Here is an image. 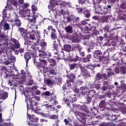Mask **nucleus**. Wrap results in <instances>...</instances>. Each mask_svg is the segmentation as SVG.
Wrapping results in <instances>:
<instances>
[{"mask_svg": "<svg viewBox=\"0 0 126 126\" xmlns=\"http://www.w3.org/2000/svg\"><path fill=\"white\" fill-rule=\"evenodd\" d=\"M90 20V19L89 18L85 20H83L81 21V23H77V26H79V27H82L83 26H84L85 25H86V24H88L87 21H89Z\"/></svg>", "mask_w": 126, "mask_h": 126, "instance_id": "obj_16", "label": "nucleus"}, {"mask_svg": "<svg viewBox=\"0 0 126 126\" xmlns=\"http://www.w3.org/2000/svg\"><path fill=\"white\" fill-rule=\"evenodd\" d=\"M108 16L106 15H103L101 18V22L104 23L105 22V21H107V20L108 19Z\"/></svg>", "mask_w": 126, "mask_h": 126, "instance_id": "obj_45", "label": "nucleus"}, {"mask_svg": "<svg viewBox=\"0 0 126 126\" xmlns=\"http://www.w3.org/2000/svg\"><path fill=\"white\" fill-rule=\"evenodd\" d=\"M121 72L122 74H126V67L122 66L121 67Z\"/></svg>", "mask_w": 126, "mask_h": 126, "instance_id": "obj_49", "label": "nucleus"}, {"mask_svg": "<svg viewBox=\"0 0 126 126\" xmlns=\"http://www.w3.org/2000/svg\"><path fill=\"white\" fill-rule=\"evenodd\" d=\"M74 114L76 116H78V117H80V118H83V117L86 116V115H85V114H84V113L79 112L78 111L75 112Z\"/></svg>", "mask_w": 126, "mask_h": 126, "instance_id": "obj_31", "label": "nucleus"}, {"mask_svg": "<svg viewBox=\"0 0 126 126\" xmlns=\"http://www.w3.org/2000/svg\"><path fill=\"white\" fill-rule=\"evenodd\" d=\"M52 56V54L51 53L47 51L46 52H44V50H41L39 54V57L40 58L41 60H44V59H48L50 58V57Z\"/></svg>", "mask_w": 126, "mask_h": 126, "instance_id": "obj_6", "label": "nucleus"}, {"mask_svg": "<svg viewBox=\"0 0 126 126\" xmlns=\"http://www.w3.org/2000/svg\"><path fill=\"white\" fill-rule=\"evenodd\" d=\"M28 125L30 126H36V124H34V122L30 121V122H28Z\"/></svg>", "mask_w": 126, "mask_h": 126, "instance_id": "obj_58", "label": "nucleus"}, {"mask_svg": "<svg viewBox=\"0 0 126 126\" xmlns=\"http://www.w3.org/2000/svg\"><path fill=\"white\" fill-rule=\"evenodd\" d=\"M28 117L29 118L31 122H32V123H37L38 121H39V119L35 117V116L34 115H32V116H31V115H28Z\"/></svg>", "mask_w": 126, "mask_h": 126, "instance_id": "obj_18", "label": "nucleus"}, {"mask_svg": "<svg viewBox=\"0 0 126 126\" xmlns=\"http://www.w3.org/2000/svg\"><path fill=\"white\" fill-rule=\"evenodd\" d=\"M106 125H107V126H115V125L113 122L107 123Z\"/></svg>", "mask_w": 126, "mask_h": 126, "instance_id": "obj_64", "label": "nucleus"}, {"mask_svg": "<svg viewBox=\"0 0 126 126\" xmlns=\"http://www.w3.org/2000/svg\"><path fill=\"white\" fill-rule=\"evenodd\" d=\"M49 72L50 74H52V75H56V74H57V70H55L54 68H50Z\"/></svg>", "mask_w": 126, "mask_h": 126, "instance_id": "obj_47", "label": "nucleus"}, {"mask_svg": "<svg viewBox=\"0 0 126 126\" xmlns=\"http://www.w3.org/2000/svg\"><path fill=\"white\" fill-rule=\"evenodd\" d=\"M14 22H15V25L18 28L21 27V20L20 19H14Z\"/></svg>", "mask_w": 126, "mask_h": 126, "instance_id": "obj_20", "label": "nucleus"}, {"mask_svg": "<svg viewBox=\"0 0 126 126\" xmlns=\"http://www.w3.org/2000/svg\"><path fill=\"white\" fill-rule=\"evenodd\" d=\"M5 38H6L5 33L4 32H1V30H0V40H3V39H5Z\"/></svg>", "mask_w": 126, "mask_h": 126, "instance_id": "obj_40", "label": "nucleus"}, {"mask_svg": "<svg viewBox=\"0 0 126 126\" xmlns=\"http://www.w3.org/2000/svg\"><path fill=\"white\" fill-rule=\"evenodd\" d=\"M4 8H5L6 10H10V11H11V10H14V8H13V6H12L11 4L8 3V2H7L6 5Z\"/></svg>", "mask_w": 126, "mask_h": 126, "instance_id": "obj_19", "label": "nucleus"}, {"mask_svg": "<svg viewBox=\"0 0 126 126\" xmlns=\"http://www.w3.org/2000/svg\"><path fill=\"white\" fill-rule=\"evenodd\" d=\"M37 6L35 4H32V12L35 14L36 13V11H37Z\"/></svg>", "mask_w": 126, "mask_h": 126, "instance_id": "obj_43", "label": "nucleus"}, {"mask_svg": "<svg viewBox=\"0 0 126 126\" xmlns=\"http://www.w3.org/2000/svg\"><path fill=\"white\" fill-rule=\"evenodd\" d=\"M49 63H50V68L57 69V61H56V60L53 58L49 59Z\"/></svg>", "mask_w": 126, "mask_h": 126, "instance_id": "obj_9", "label": "nucleus"}, {"mask_svg": "<svg viewBox=\"0 0 126 126\" xmlns=\"http://www.w3.org/2000/svg\"><path fill=\"white\" fill-rule=\"evenodd\" d=\"M58 5L60 6V8H62V7H65L66 5H68L69 7H71V6H70V2H65L64 1H58Z\"/></svg>", "mask_w": 126, "mask_h": 126, "instance_id": "obj_10", "label": "nucleus"}, {"mask_svg": "<svg viewBox=\"0 0 126 126\" xmlns=\"http://www.w3.org/2000/svg\"><path fill=\"white\" fill-rule=\"evenodd\" d=\"M102 75L100 73H98L96 74L95 80L97 81H99V80L102 79Z\"/></svg>", "mask_w": 126, "mask_h": 126, "instance_id": "obj_41", "label": "nucleus"}, {"mask_svg": "<svg viewBox=\"0 0 126 126\" xmlns=\"http://www.w3.org/2000/svg\"><path fill=\"white\" fill-rule=\"evenodd\" d=\"M77 65H78L77 63L69 64V68L71 70H72L74 69V68H76V66H77Z\"/></svg>", "mask_w": 126, "mask_h": 126, "instance_id": "obj_33", "label": "nucleus"}, {"mask_svg": "<svg viewBox=\"0 0 126 126\" xmlns=\"http://www.w3.org/2000/svg\"><path fill=\"white\" fill-rule=\"evenodd\" d=\"M104 31H106V32H110V27L109 25H106L103 28Z\"/></svg>", "mask_w": 126, "mask_h": 126, "instance_id": "obj_54", "label": "nucleus"}, {"mask_svg": "<svg viewBox=\"0 0 126 126\" xmlns=\"http://www.w3.org/2000/svg\"><path fill=\"white\" fill-rule=\"evenodd\" d=\"M18 31H19V32H20V33H25V29L23 28H20L19 27L18 29Z\"/></svg>", "mask_w": 126, "mask_h": 126, "instance_id": "obj_51", "label": "nucleus"}, {"mask_svg": "<svg viewBox=\"0 0 126 126\" xmlns=\"http://www.w3.org/2000/svg\"><path fill=\"white\" fill-rule=\"evenodd\" d=\"M14 47L12 46L11 47V50L14 51H15V49H19L20 48V43L19 41H17L15 43H14Z\"/></svg>", "mask_w": 126, "mask_h": 126, "instance_id": "obj_21", "label": "nucleus"}, {"mask_svg": "<svg viewBox=\"0 0 126 126\" xmlns=\"http://www.w3.org/2000/svg\"><path fill=\"white\" fill-rule=\"evenodd\" d=\"M81 90V94L82 95H84L85 96V95H90L91 97H94L95 95H96V93H95V92L94 91H90L87 89V88L85 87H82L80 88Z\"/></svg>", "mask_w": 126, "mask_h": 126, "instance_id": "obj_4", "label": "nucleus"}, {"mask_svg": "<svg viewBox=\"0 0 126 126\" xmlns=\"http://www.w3.org/2000/svg\"><path fill=\"white\" fill-rule=\"evenodd\" d=\"M66 77H67V79H70L71 80H72L73 82H74V79H75V74H74L73 73H70V76H68V75H66Z\"/></svg>", "mask_w": 126, "mask_h": 126, "instance_id": "obj_27", "label": "nucleus"}, {"mask_svg": "<svg viewBox=\"0 0 126 126\" xmlns=\"http://www.w3.org/2000/svg\"><path fill=\"white\" fill-rule=\"evenodd\" d=\"M24 44L26 46L29 47V46H32V45H33V41L30 40H27L25 41Z\"/></svg>", "mask_w": 126, "mask_h": 126, "instance_id": "obj_37", "label": "nucleus"}, {"mask_svg": "<svg viewBox=\"0 0 126 126\" xmlns=\"http://www.w3.org/2000/svg\"><path fill=\"white\" fill-rule=\"evenodd\" d=\"M25 103H27L28 110H32L37 112L39 111L38 103L35 101H40V97L32 94L31 96L28 94V92H25Z\"/></svg>", "mask_w": 126, "mask_h": 126, "instance_id": "obj_1", "label": "nucleus"}, {"mask_svg": "<svg viewBox=\"0 0 126 126\" xmlns=\"http://www.w3.org/2000/svg\"><path fill=\"white\" fill-rule=\"evenodd\" d=\"M0 45L1 46H7L8 45V43L6 41H0Z\"/></svg>", "mask_w": 126, "mask_h": 126, "instance_id": "obj_59", "label": "nucleus"}, {"mask_svg": "<svg viewBox=\"0 0 126 126\" xmlns=\"http://www.w3.org/2000/svg\"><path fill=\"white\" fill-rule=\"evenodd\" d=\"M44 82L47 84V85H50V84H53V83H56L57 82V78L55 76H52L51 77V80L47 79L44 80Z\"/></svg>", "mask_w": 126, "mask_h": 126, "instance_id": "obj_11", "label": "nucleus"}, {"mask_svg": "<svg viewBox=\"0 0 126 126\" xmlns=\"http://www.w3.org/2000/svg\"><path fill=\"white\" fill-rule=\"evenodd\" d=\"M0 99L5 100V99H6V98L8 97V94L6 92H4L0 94Z\"/></svg>", "mask_w": 126, "mask_h": 126, "instance_id": "obj_34", "label": "nucleus"}, {"mask_svg": "<svg viewBox=\"0 0 126 126\" xmlns=\"http://www.w3.org/2000/svg\"><path fill=\"white\" fill-rule=\"evenodd\" d=\"M9 2L11 5H13V6H18V3H17V1L16 0H8Z\"/></svg>", "mask_w": 126, "mask_h": 126, "instance_id": "obj_30", "label": "nucleus"}, {"mask_svg": "<svg viewBox=\"0 0 126 126\" xmlns=\"http://www.w3.org/2000/svg\"><path fill=\"white\" fill-rule=\"evenodd\" d=\"M50 95L51 100H56V98H57V95H56L55 94L52 93L50 94Z\"/></svg>", "mask_w": 126, "mask_h": 126, "instance_id": "obj_60", "label": "nucleus"}, {"mask_svg": "<svg viewBox=\"0 0 126 126\" xmlns=\"http://www.w3.org/2000/svg\"><path fill=\"white\" fill-rule=\"evenodd\" d=\"M108 117L107 120H108L109 121H117V120H118V117H117V116L116 115H110L109 114V115Z\"/></svg>", "mask_w": 126, "mask_h": 126, "instance_id": "obj_26", "label": "nucleus"}, {"mask_svg": "<svg viewBox=\"0 0 126 126\" xmlns=\"http://www.w3.org/2000/svg\"><path fill=\"white\" fill-rule=\"evenodd\" d=\"M56 51L57 52H54V54L55 55H58V57L59 58H63L64 57V53H63V50H62V51H61L60 54H59V50H56Z\"/></svg>", "mask_w": 126, "mask_h": 126, "instance_id": "obj_28", "label": "nucleus"}, {"mask_svg": "<svg viewBox=\"0 0 126 126\" xmlns=\"http://www.w3.org/2000/svg\"><path fill=\"white\" fill-rule=\"evenodd\" d=\"M39 62L38 64V66L39 67H42L43 69H40V72H43V73H47L48 71H49V68L47 66V64H48V62L47 60L39 59Z\"/></svg>", "mask_w": 126, "mask_h": 126, "instance_id": "obj_3", "label": "nucleus"}, {"mask_svg": "<svg viewBox=\"0 0 126 126\" xmlns=\"http://www.w3.org/2000/svg\"><path fill=\"white\" fill-rule=\"evenodd\" d=\"M3 27V30H9V24L6 22L5 20H2L0 22V30H1Z\"/></svg>", "mask_w": 126, "mask_h": 126, "instance_id": "obj_8", "label": "nucleus"}, {"mask_svg": "<svg viewBox=\"0 0 126 126\" xmlns=\"http://www.w3.org/2000/svg\"><path fill=\"white\" fill-rule=\"evenodd\" d=\"M106 100L103 99L100 101L98 107L100 108V110H103V108H106Z\"/></svg>", "mask_w": 126, "mask_h": 126, "instance_id": "obj_15", "label": "nucleus"}, {"mask_svg": "<svg viewBox=\"0 0 126 126\" xmlns=\"http://www.w3.org/2000/svg\"><path fill=\"white\" fill-rule=\"evenodd\" d=\"M80 68L83 73H85V74H88V70L85 69L84 67L81 66Z\"/></svg>", "mask_w": 126, "mask_h": 126, "instance_id": "obj_48", "label": "nucleus"}, {"mask_svg": "<svg viewBox=\"0 0 126 126\" xmlns=\"http://www.w3.org/2000/svg\"><path fill=\"white\" fill-rule=\"evenodd\" d=\"M79 61V57L77 56H76L75 58H72L70 60V62H78Z\"/></svg>", "mask_w": 126, "mask_h": 126, "instance_id": "obj_53", "label": "nucleus"}, {"mask_svg": "<svg viewBox=\"0 0 126 126\" xmlns=\"http://www.w3.org/2000/svg\"><path fill=\"white\" fill-rule=\"evenodd\" d=\"M25 13V15L24 16V17L28 16V17H29L28 20H29V22L33 23V24H35V23H36V17L33 16H31V10H27Z\"/></svg>", "mask_w": 126, "mask_h": 126, "instance_id": "obj_5", "label": "nucleus"}, {"mask_svg": "<svg viewBox=\"0 0 126 126\" xmlns=\"http://www.w3.org/2000/svg\"><path fill=\"white\" fill-rule=\"evenodd\" d=\"M72 82H73L72 81V80H71L70 79H67V80L66 82V85L67 87L70 88V87H71V83Z\"/></svg>", "mask_w": 126, "mask_h": 126, "instance_id": "obj_38", "label": "nucleus"}, {"mask_svg": "<svg viewBox=\"0 0 126 126\" xmlns=\"http://www.w3.org/2000/svg\"><path fill=\"white\" fill-rule=\"evenodd\" d=\"M91 58H92V55H91V54H89L86 57L82 59V61L83 63H88V62H90V59H91Z\"/></svg>", "mask_w": 126, "mask_h": 126, "instance_id": "obj_22", "label": "nucleus"}, {"mask_svg": "<svg viewBox=\"0 0 126 126\" xmlns=\"http://www.w3.org/2000/svg\"><path fill=\"white\" fill-rule=\"evenodd\" d=\"M76 9L78 11V13H82V12H84V11H85L84 9H85V8H82L81 7H80L76 8Z\"/></svg>", "mask_w": 126, "mask_h": 126, "instance_id": "obj_50", "label": "nucleus"}, {"mask_svg": "<svg viewBox=\"0 0 126 126\" xmlns=\"http://www.w3.org/2000/svg\"><path fill=\"white\" fill-rule=\"evenodd\" d=\"M21 6L22 7V8H24L25 9L26 8H28L29 6H30V4L29 3H24L21 5Z\"/></svg>", "mask_w": 126, "mask_h": 126, "instance_id": "obj_42", "label": "nucleus"}, {"mask_svg": "<svg viewBox=\"0 0 126 126\" xmlns=\"http://www.w3.org/2000/svg\"><path fill=\"white\" fill-rule=\"evenodd\" d=\"M83 13L85 17H86V18H89L91 16V13L88 9L84 11Z\"/></svg>", "mask_w": 126, "mask_h": 126, "instance_id": "obj_24", "label": "nucleus"}, {"mask_svg": "<svg viewBox=\"0 0 126 126\" xmlns=\"http://www.w3.org/2000/svg\"><path fill=\"white\" fill-rule=\"evenodd\" d=\"M67 22H71L73 20H74V16L72 15L68 16L66 17Z\"/></svg>", "mask_w": 126, "mask_h": 126, "instance_id": "obj_39", "label": "nucleus"}, {"mask_svg": "<svg viewBox=\"0 0 126 126\" xmlns=\"http://www.w3.org/2000/svg\"><path fill=\"white\" fill-rule=\"evenodd\" d=\"M37 44L40 45L41 47H46L47 46V42L44 41L43 40L38 39L37 41Z\"/></svg>", "mask_w": 126, "mask_h": 126, "instance_id": "obj_23", "label": "nucleus"}, {"mask_svg": "<svg viewBox=\"0 0 126 126\" xmlns=\"http://www.w3.org/2000/svg\"><path fill=\"white\" fill-rule=\"evenodd\" d=\"M2 18H3L2 20L8 19L9 18V17H7V10L4 8L2 11Z\"/></svg>", "mask_w": 126, "mask_h": 126, "instance_id": "obj_14", "label": "nucleus"}, {"mask_svg": "<svg viewBox=\"0 0 126 126\" xmlns=\"http://www.w3.org/2000/svg\"><path fill=\"white\" fill-rule=\"evenodd\" d=\"M86 102L87 103H90L92 101V98L90 97L89 95H86Z\"/></svg>", "mask_w": 126, "mask_h": 126, "instance_id": "obj_44", "label": "nucleus"}, {"mask_svg": "<svg viewBox=\"0 0 126 126\" xmlns=\"http://www.w3.org/2000/svg\"><path fill=\"white\" fill-rule=\"evenodd\" d=\"M50 5L51 7H55V6L58 5V2L55 0H50Z\"/></svg>", "mask_w": 126, "mask_h": 126, "instance_id": "obj_36", "label": "nucleus"}, {"mask_svg": "<svg viewBox=\"0 0 126 126\" xmlns=\"http://www.w3.org/2000/svg\"><path fill=\"white\" fill-rule=\"evenodd\" d=\"M51 39L53 40H56V39H58V36H57V34H56V31L51 32Z\"/></svg>", "mask_w": 126, "mask_h": 126, "instance_id": "obj_32", "label": "nucleus"}, {"mask_svg": "<svg viewBox=\"0 0 126 126\" xmlns=\"http://www.w3.org/2000/svg\"><path fill=\"white\" fill-rule=\"evenodd\" d=\"M77 100V98L74 97V100L72 99V101H70L69 99H66V103H67V106L69 107V111L72 112L74 110V107L75 105L73 104V102H75Z\"/></svg>", "mask_w": 126, "mask_h": 126, "instance_id": "obj_7", "label": "nucleus"}, {"mask_svg": "<svg viewBox=\"0 0 126 126\" xmlns=\"http://www.w3.org/2000/svg\"><path fill=\"white\" fill-rule=\"evenodd\" d=\"M80 122L82 126H85V120L81 119L80 120Z\"/></svg>", "mask_w": 126, "mask_h": 126, "instance_id": "obj_63", "label": "nucleus"}, {"mask_svg": "<svg viewBox=\"0 0 126 126\" xmlns=\"http://www.w3.org/2000/svg\"><path fill=\"white\" fill-rule=\"evenodd\" d=\"M13 15L14 16V19H19V16H18L19 15V13L17 11H14L13 12Z\"/></svg>", "mask_w": 126, "mask_h": 126, "instance_id": "obj_46", "label": "nucleus"}, {"mask_svg": "<svg viewBox=\"0 0 126 126\" xmlns=\"http://www.w3.org/2000/svg\"><path fill=\"white\" fill-rule=\"evenodd\" d=\"M123 16H121V19L123 20H126V11L123 12Z\"/></svg>", "mask_w": 126, "mask_h": 126, "instance_id": "obj_57", "label": "nucleus"}, {"mask_svg": "<svg viewBox=\"0 0 126 126\" xmlns=\"http://www.w3.org/2000/svg\"><path fill=\"white\" fill-rule=\"evenodd\" d=\"M94 62L96 63H102L103 64H106L107 63V61H108V58H105L103 56V53L102 51L100 50H96L94 51Z\"/></svg>", "mask_w": 126, "mask_h": 126, "instance_id": "obj_2", "label": "nucleus"}, {"mask_svg": "<svg viewBox=\"0 0 126 126\" xmlns=\"http://www.w3.org/2000/svg\"><path fill=\"white\" fill-rule=\"evenodd\" d=\"M85 67H86V68L91 69L92 70H93L94 69V66L93 65L89 64L87 66H85Z\"/></svg>", "mask_w": 126, "mask_h": 126, "instance_id": "obj_56", "label": "nucleus"}, {"mask_svg": "<svg viewBox=\"0 0 126 126\" xmlns=\"http://www.w3.org/2000/svg\"><path fill=\"white\" fill-rule=\"evenodd\" d=\"M49 119H50L51 120H56V119H58V116L54 114L52 115H49Z\"/></svg>", "mask_w": 126, "mask_h": 126, "instance_id": "obj_52", "label": "nucleus"}, {"mask_svg": "<svg viewBox=\"0 0 126 126\" xmlns=\"http://www.w3.org/2000/svg\"><path fill=\"white\" fill-rule=\"evenodd\" d=\"M67 89H69V88H68L66 86V84H64L63 86V91H65V90H67Z\"/></svg>", "mask_w": 126, "mask_h": 126, "instance_id": "obj_62", "label": "nucleus"}, {"mask_svg": "<svg viewBox=\"0 0 126 126\" xmlns=\"http://www.w3.org/2000/svg\"><path fill=\"white\" fill-rule=\"evenodd\" d=\"M100 110H101L102 113L104 114V116H106L107 117L110 116V114L109 113V109L107 108V107H104L102 108V109H100Z\"/></svg>", "mask_w": 126, "mask_h": 126, "instance_id": "obj_25", "label": "nucleus"}, {"mask_svg": "<svg viewBox=\"0 0 126 126\" xmlns=\"http://www.w3.org/2000/svg\"><path fill=\"white\" fill-rule=\"evenodd\" d=\"M24 58L26 61L27 65L28 64V62H29V60L31 59V55L30 53L27 52L25 53Z\"/></svg>", "mask_w": 126, "mask_h": 126, "instance_id": "obj_13", "label": "nucleus"}, {"mask_svg": "<svg viewBox=\"0 0 126 126\" xmlns=\"http://www.w3.org/2000/svg\"><path fill=\"white\" fill-rule=\"evenodd\" d=\"M70 49H71V46L69 45L64 44L63 46V50L65 52H70Z\"/></svg>", "mask_w": 126, "mask_h": 126, "instance_id": "obj_29", "label": "nucleus"}, {"mask_svg": "<svg viewBox=\"0 0 126 126\" xmlns=\"http://www.w3.org/2000/svg\"><path fill=\"white\" fill-rule=\"evenodd\" d=\"M120 7H121V8H123V9H126V2H123L121 4Z\"/></svg>", "mask_w": 126, "mask_h": 126, "instance_id": "obj_61", "label": "nucleus"}, {"mask_svg": "<svg viewBox=\"0 0 126 126\" xmlns=\"http://www.w3.org/2000/svg\"><path fill=\"white\" fill-rule=\"evenodd\" d=\"M72 26L69 25L65 27V31L66 33H69V34H71L72 33Z\"/></svg>", "mask_w": 126, "mask_h": 126, "instance_id": "obj_17", "label": "nucleus"}, {"mask_svg": "<svg viewBox=\"0 0 126 126\" xmlns=\"http://www.w3.org/2000/svg\"><path fill=\"white\" fill-rule=\"evenodd\" d=\"M59 50V44L56 41L53 42V51H58Z\"/></svg>", "mask_w": 126, "mask_h": 126, "instance_id": "obj_35", "label": "nucleus"}, {"mask_svg": "<svg viewBox=\"0 0 126 126\" xmlns=\"http://www.w3.org/2000/svg\"><path fill=\"white\" fill-rule=\"evenodd\" d=\"M114 72L113 71H108L107 75L108 76V77H111L112 75H114Z\"/></svg>", "mask_w": 126, "mask_h": 126, "instance_id": "obj_55", "label": "nucleus"}, {"mask_svg": "<svg viewBox=\"0 0 126 126\" xmlns=\"http://www.w3.org/2000/svg\"><path fill=\"white\" fill-rule=\"evenodd\" d=\"M98 7H99V8H103L99 10L98 14H101L102 15H103V14H107V6H104L103 5H98Z\"/></svg>", "mask_w": 126, "mask_h": 126, "instance_id": "obj_12", "label": "nucleus"}]
</instances>
